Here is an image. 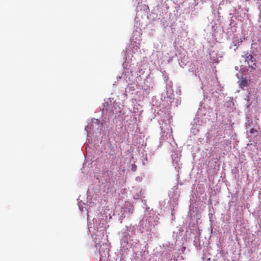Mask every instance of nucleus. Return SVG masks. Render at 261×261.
Wrapping results in <instances>:
<instances>
[{
	"instance_id": "f03ea898",
	"label": "nucleus",
	"mask_w": 261,
	"mask_h": 261,
	"mask_svg": "<svg viewBox=\"0 0 261 261\" xmlns=\"http://www.w3.org/2000/svg\"><path fill=\"white\" fill-rule=\"evenodd\" d=\"M244 58L245 59V62H248V60H251L253 57L251 54H248V53L245 54L244 55Z\"/></svg>"
},
{
	"instance_id": "39448f33",
	"label": "nucleus",
	"mask_w": 261,
	"mask_h": 261,
	"mask_svg": "<svg viewBox=\"0 0 261 261\" xmlns=\"http://www.w3.org/2000/svg\"><path fill=\"white\" fill-rule=\"evenodd\" d=\"M99 254L100 256H102L103 255H106L105 251L102 252L101 250H99Z\"/></svg>"
},
{
	"instance_id": "20e7f679",
	"label": "nucleus",
	"mask_w": 261,
	"mask_h": 261,
	"mask_svg": "<svg viewBox=\"0 0 261 261\" xmlns=\"http://www.w3.org/2000/svg\"><path fill=\"white\" fill-rule=\"evenodd\" d=\"M130 167H131V170L133 172H135L137 170V166L136 164H132L130 166Z\"/></svg>"
},
{
	"instance_id": "0eeeda50",
	"label": "nucleus",
	"mask_w": 261,
	"mask_h": 261,
	"mask_svg": "<svg viewBox=\"0 0 261 261\" xmlns=\"http://www.w3.org/2000/svg\"><path fill=\"white\" fill-rule=\"evenodd\" d=\"M103 247H107V244H103Z\"/></svg>"
},
{
	"instance_id": "423d86ee",
	"label": "nucleus",
	"mask_w": 261,
	"mask_h": 261,
	"mask_svg": "<svg viewBox=\"0 0 261 261\" xmlns=\"http://www.w3.org/2000/svg\"><path fill=\"white\" fill-rule=\"evenodd\" d=\"M254 132H257L256 130H255L254 128H252L250 130V133H253Z\"/></svg>"
},
{
	"instance_id": "f257e3e1",
	"label": "nucleus",
	"mask_w": 261,
	"mask_h": 261,
	"mask_svg": "<svg viewBox=\"0 0 261 261\" xmlns=\"http://www.w3.org/2000/svg\"><path fill=\"white\" fill-rule=\"evenodd\" d=\"M247 63L248 67L252 70L255 69L256 67V65L255 63V59L253 57L251 60H248Z\"/></svg>"
},
{
	"instance_id": "6e6552de",
	"label": "nucleus",
	"mask_w": 261,
	"mask_h": 261,
	"mask_svg": "<svg viewBox=\"0 0 261 261\" xmlns=\"http://www.w3.org/2000/svg\"><path fill=\"white\" fill-rule=\"evenodd\" d=\"M106 252L107 253H109V250H106Z\"/></svg>"
},
{
	"instance_id": "7ed1b4c3",
	"label": "nucleus",
	"mask_w": 261,
	"mask_h": 261,
	"mask_svg": "<svg viewBox=\"0 0 261 261\" xmlns=\"http://www.w3.org/2000/svg\"><path fill=\"white\" fill-rule=\"evenodd\" d=\"M247 85V81L246 79H243L240 83V86L241 87H246Z\"/></svg>"
}]
</instances>
